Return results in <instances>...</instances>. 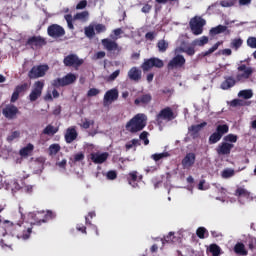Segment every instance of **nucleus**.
<instances>
[{
  "label": "nucleus",
  "mask_w": 256,
  "mask_h": 256,
  "mask_svg": "<svg viewBox=\"0 0 256 256\" xmlns=\"http://www.w3.org/2000/svg\"><path fill=\"white\" fill-rule=\"evenodd\" d=\"M246 43L250 47V49H256V37L255 36L248 37Z\"/></svg>",
  "instance_id": "obj_52"
},
{
  "label": "nucleus",
  "mask_w": 256,
  "mask_h": 256,
  "mask_svg": "<svg viewBox=\"0 0 256 256\" xmlns=\"http://www.w3.org/2000/svg\"><path fill=\"white\" fill-rule=\"evenodd\" d=\"M102 46L108 53H115V51H121V48L119 47V44L111 40L109 38H104L101 40Z\"/></svg>",
  "instance_id": "obj_14"
},
{
  "label": "nucleus",
  "mask_w": 256,
  "mask_h": 256,
  "mask_svg": "<svg viewBox=\"0 0 256 256\" xmlns=\"http://www.w3.org/2000/svg\"><path fill=\"white\" fill-rule=\"evenodd\" d=\"M237 71H239V73L236 75V79L233 76L224 77V81L220 85L223 91H227L228 89L235 87L237 83H245L247 79L251 78L254 70L252 67H247V65L242 64L238 66Z\"/></svg>",
  "instance_id": "obj_1"
},
{
  "label": "nucleus",
  "mask_w": 256,
  "mask_h": 256,
  "mask_svg": "<svg viewBox=\"0 0 256 256\" xmlns=\"http://www.w3.org/2000/svg\"><path fill=\"white\" fill-rule=\"evenodd\" d=\"M137 171H132L128 174L127 177V181L129 183V185H132V187H135L137 185V183H135L137 181Z\"/></svg>",
  "instance_id": "obj_35"
},
{
  "label": "nucleus",
  "mask_w": 256,
  "mask_h": 256,
  "mask_svg": "<svg viewBox=\"0 0 256 256\" xmlns=\"http://www.w3.org/2000/svg\"><path fill=\"white\" fill-rule=\"evenodd\" d=\"M94 31H96L97 35L105 33V31H107V26H105V24H96L94 25Z\"/></svg>",
  "instance_id": "obj_47"
},
{
  "label": "nucleus",
  "mask_w": 256,
  "mask_h": 256,
  "mask_svg": "<svg viewBox=\"0 0 256 256\" xmlns=\"http://www.w3.org/2000/svg\"><path fill=\"white\" fill-rule=\"evenodd\" d=\"M26 45H29L31 49H33V47H43L47 45V40L42 36H32L28 38Z\"/></svg>",
  "instance_id": "obj_17"
},
{
  "label": "nucleus",
  "mask_w": 256,
  "mask_h": 256,
  "mask_svg": "<svg viewBox=\"0 0 256 256\" xmlns=\"http://www.w3.org/2000/svg\"><path fill=\"white\" fill-rule=\"evenodd\" d=\"M167 157H171L169 152L155 153L151 155V159L157 163V161H161V159H167Z\"/></svg>",
  "instance_id": "obj_32"
},
{
  "label": "nucleus",
  "mask_w": 256,
  "mask_h": 256,
  "mask_svg": "<svg viewBox=\"0 0 256 256\" xmlns=\"http://www.w3.org/2000/svg\"><path fill=\"white\" fill-rule=\"evenodd\" d=\"M137 145H141V142H139V139H132L130 142L126 143V151H129L130 149H133V147H137Z\"/></svg>",
  "instance_id": "obj_45"
},
{
  "label": "nucleus",
  "mask_w": 256,
  "mask_h": 256,
  "mask_svg": "<svg viewBox=\"0 0 256 256\" xmlns=\"http://www.w3.org/2000/svg\"><path fill=\"white\" fill-rule=\"evenodd\" d=\"M99 93H101V91H99V89L91 88L87 92V97H97V95H99Z\"/></svg>",
  "instance_id": "obj_59"
},
{
  "label": "nucleus",
  "mask_w": 256,
  "mask_h": 256,
  "mask_svg": "<svg viewBox=\"0 0 256 256\" xmlns=\"http://www.w3.org/2000/svg\"><path fill=\"white\" fill-rule=\"evenodd\" d=\"M27 89H29V84L27 82L17 85L12 93L10 102L15 103L19 99V95H21V93H25Z\"/></svg>",
  "instance_id": "obj_18"
},
{
  "label": "nucleus",
  "mask_w": 256,
  "mask_h": 256,
  "mask_svg": "<svg viewBox=\"0 0 256 256\" xmlns=\"http://www.w3.org/2000/svg\"><path fill=\"white\" fill-rule=\"evenodd\" d=\"M186 62L187 60H185V56L178 54L169 61L167 69L168 71H173V69H181L182 67H185Z\"/></svg>",
  "instance_id": "obj_10"
},
{
  "label": "nucleus",
  "mask_w": 256,
  "mask_h": 256,
  "mask_svg": "<svg viewBox=\"0 0 256 256\" xmlns=\"http://www.w3.org/2000/svg\"><path fill=\"white\" fill-rule=\"evenodd\" d=\"M238 97H242V99H251V97H253V90H241L238 93Z\"/></svg>",
  "instance_id": "obj_42"
},
{
  "label": "nucleus",
  "mask_w": 256,
  "mask_h": 256,
  "mask_svg": "<svg viewBox=\"0 0 256 256\" xmlns=\"http://www.w3.org/2000/svg\"><path fill=\"white\" fill-rule=\"evenodd\" d=\"M153 101V96L150 93H142L134 100L136 107H147Z\"/></svg>",
  "instance_id": "obj_13"
},
{
  "label": "nucleus",
  "mask_w": 256,
  "mask_h": 256,
  "mask_svg": "<svg viewBox=\"0 0 256 256\" xmlns=\"http://www.w3.org/2000/svg\"><path fill=\"white\" fill-rule=\"evenodd\" d=\"M19 113V108L13 104L6 105L2 110V114L6 119H15Z\"/></svg>",
  "instance_id": "obj_15"
},
{
  "label": "nucleus",
  "mask_w": 256,
  "mask_h": 256,
  "mask_svg": "<svg viewBox=\"0 0 256 256\" xmlns=\"http://www.w3.org/2000/svg\"><path fill=\"white\" fill-rule=\"evenodd\" d=\"M119 75H121V70H115L112 74L108 76L107 81H115V79H117Z\"/></svg>",
  "instance_id": "obj_57"
},
{
  "label": "nucleus",
  "mask_w": 256,
  "mask_h": 256,
  "mask_svg": "<svg viewBox=\"0 0 256 256\" xmlns=\"http://www.w3.org/2000/svg\"><path fill=\"white\" fill-rule=\"evenodd\" d=\"M85 159V154L83 152H79L74 155V163H79Z\"/></svg>",
  "instance_id": "obj_60"
},
{
  "label": "nucleus",
  "mask_w": 256,
  "mask_h": 256,
  "mask_svg": "<svg viewBox=\"0 0 256 256\" xmlns=\"http://www.w3.org/2000/svg\"><path fill=\"white\" fill-rule=\"evenodd\" d=\"M246 243L251 251H253V249H256V238L255 237H252V236L248 237L246 239Z\"/></svg>",
  "instance_id": "obj_46"
},
{
  "label": "nucleus",
  "mask_w": 256,
  "mask_h": 256,
  "mask_svg": "<svg viewBox=\"0 0 256 256\" xmlns=\"http://www.w3.org/2000/svg\"><path fill=\"white\" fill-rule=\"evenodd\" d=\"M19 137H21V133L19 131H14L7 137V141H15V139H19Z\"/></svg>",
  "instance_id": "obj_56"
},
{
  "label": "nucleus",
  "mask_w": 256,
  "mask_h": 256,
  "mask_svg": "<svg viewBox=\"0 0 256 256\" xmlns=\"http://www.w3.org/2000/svg\"><path fill=\"white\" fill-rule=\"evenodd\" d=\"M222 137L223 136L221 134H219L218 132L212 133L209 137V144L215 145V143H219V141H221Z\"/></svg>",
  "instance_id": "obj_36"
},
{
  "label": "nucleus",
  "mask_w": 256,
  "mask_h": 256,
  "mask_svg": "<svg viewBox=\"0 0 256 256\" xmlns=\"http://www.w3.org/2000/svg\"><path fill=\"white\" fill-rule=\"evenodd\" d=\"M207 25V21L201 16H194L190 19L189 26L193 35L203 34V27Z\"/></svg>",
  "instance_id": "obj_6"
},
{
  "label": "nucleus",
  "mask_w": 256,
  "mask_h": 256,
  "mask_svg": "<svg viewBox=\"0 0 256 256\" xmlns=\"http://www.w3.org/2000/svg\"><path fill=\"white\" fill-rule=\"evenodd\" d=\"M33 149H35V146L33 144H27L24 148L20 149L21 157H29V155L33 153Z\"/></svg>",
  "instance_id": "obj_29"
},
{
  "label": "nucleus",
  "mask_w": 256,
  "mask_h": 256,
  "mask_svg": "<svg viewBox=\"0 0 256 256\" xmlns=\"http://www.w3.org/2000/svg\"><path fill=\"white\" fill-rule=\"evenodd\" d=\"M85 36L88 37V39H93L95 37V26L93 24H90L89 26L84 28Z\"/></svg>",
  "instance_id": "obj_33"
},
{
  "label": "nucleus",
  "mask_w": 256,
  "mask_h": 256,
  "mask_svg": "<svg viewBox=\"0 0 256 256\" xmlns=\"http://www.w3.org/2000/svg\"><path fill=\"white\" fill-rule=\"evenodd\" d=\"M234 253L240 256H247L249 252L245 248V244H243V242H237L234 246Z\"/></svg>",
  "instance_id": "obj_26"
},
{
  "label": "nucleus",
  "mask_w": 256,
  "mask_h": 256,
  "mask_svg": "<svg viewBox=\"0 0 256 256\" xmlns=\"http://www.w3.org/2000/svg\"><path fill=\"white\" fill-rule=\"evenodd\" d=\"M63 63L65 67H81L84 61L76 54H70L64 58Z\"/></svg>",
  "instance_id": "obj_12"
},
{
  "label": "nucleus",
  "mask_w": 256,
  "mask_h": 256,
  "mask_svg": "<svg viewBox=\"0 0 256 256\" xmlns=\"http://www.w3.org/2000/svg\"><path fill=\"white\" fill-rule=\"evenodd\" d=\"M183 53H186L189 57H193L195 55V46H188L183 49Z\"/></svg>",
  "instance_id": "obj_55"
},
{
  "label": "nucleus",
  "mask_w": 256,
  "mask_h": 256,
  "mask_svg": "<svg viewBox=\"0 0 256 256\" xmlns=\"http://www.w3.org/2000/svg\"><path fill=\"white\" fill-rule=\"evenodd\" d=\"M247 105V102L241 99H234L230 102V107H245Z\"/></svg>",
  "instance_id": "obj_43"
},
{
  "label": "nucleus",
  "mask_w": 256,
  "mask_h": 256,
  "mask_svg": "<svg viewBox=\"0 0 256 256\" xmlns=\"http://www.w3.org/2000/svg\"><path fill=\"white\" fill-rule=\"evenodd\" d=\"M175 243V233L170 232L167 236L162 239V243Z\"/></svg>",
  "instance_id": "obj_50"
},
{
  "label": "nucleus",
  "mask_w": 256,
  "mask_h": 256,
  "mask_svg": "<svg viewBox=\"0 0 256 256\" xmlns=\"http://www.w3.org/2000/svg\"><path fill=\"white\" fill-rule=\"evenodd\" d=\"M93 123H95V122L89 121V119L85 118L84 121H82L81 127H83V129H89V127H91V125H93Z\"/></svg>",
  "instance_id": "obj_61"
},
{
  "label": "nucleus",
  "mask_w": 256,
  "mask_h": 256,
  "mask_svg": "<svg viewBox=\"0 0 256 256\" xmlns=\"http://www.w3.org/2000/svg\"><path fill=\"white\" fill-rule=\"evenodd\" d=\"M221 7H233L235 5V0H222L220 1Z\"/></svg>",
  "instance_id": "obj_58"
},
{
  "label": "nucleus",
  "mask_w": 256,
  "mask_h": 256,
  "mask_svg": "<svg viewBox=\"0 0 256 256\" xmlns=\"http://www.w3.org/2000/svg\"><path fill=\"white\" fill-rule=\"evenodd\" d=\"M119 99V90L116 88L108 90L104 94L103 103L104 105H107V103H113V101H117Z\"/></svg>",
  "instance_id": "obj_19"
},
{
  "label": "nucleus",
  "mask_w": 256,
  "mask_h": 256,
  "mask_svg": "<svg viewBox=\"0 0 256 256\" xmlns=\"http://www.w3.org/2000/svg\"><path fill=\"white\" fill-rule=\"evenodd\" d=\"M77 81V76L73 73H68L63 78H56L52 81V87H56V89H59V87H67V85H72V83H75Z\"/></svg>",
  "instance_id": "obj_7"
},
{
  "label": "nucleus",
  "mask_w": 256,
  "mask_h": 256,
  "mask_svg": "<svg viewBox=\"0 0 256 256\" xmlns=\"http://www.w3.org/2000/svg\"><path fill=\"white\" fill-rule=\"evenodd\" d=\"M157 47H158V51H160V53H165V51H167V49H169V43L165 40H159L157 43Z\"/></svg>",
  "instance_id": "obj_39"
},
{
  "label": "nucleus",
  "mask_w": 256,
  "mask_h": 256,
  "mask_svg": "<svg viewBox=\"0 0 256 256\" xmlns=\"http://www.w3.org/2000/svg\"><path fill=\"white\" fill-rule=\"evenodd\" d=\"M235 175V170L233 169H225L222 172L223 179H229Z\"/></svg>",
  "instance_id": "obj_49"
},
{
  "label": "nucleus",
  "mask_w": 256,
  "mask_h": 256,
  "mask_svg": "<svg viewBox=\"0 0 256 256\" xmlns=\"http://www.w3.org/2000/svg\"><path fill=\"white\" fill-rule=\"evenodd\" d=\"M173 119H177V114L173 112L171 107H165L156 115V122L159 126L163 125V121L169 123V121H173Z\"/></svg>",
  "instance_id": "obj_4"
},
{
  "label": "nucleus",
  "mask_w": 256,
  "mask_h": 256,
  "mask_svg": "<svg viewBox=\"0 0 256 256\" xmlns=\"http://www.w3.org/2000/svg\"><path fill=\"white\" fill-rule=\"evenodd\" d=\"M57 217L56 214H53L51 211H47L46 214H35L34 215V220L35 223L34 225H41L42 223H47V221L51 219H55Z\"/></svg>",
  "instance_id": "obj_16"
},
{
  "label": "nucleus",
  "mask_w": 256,
  "mask_h": 256,
  "mask_svg": "<svg viewBox=\"0 0 256 256\" xmlns=\"http://www.w3.org/2000/svg\"><path fill=\"white\" fill-rule=\"evenodd\" d=\"M78 136H79V134L77 133V129H75V127H69L66 130L64 139H65L66 143L71 144V143H73V141H75L77 139Z\"/></svg>",
  "instance_id": "obj_25"
},
{
  "label": "nucleus",
  "mask_w": 256,
  "mask_h": 256,
  "mask_svg": "<svg viewBox=\"0 0 256 256\" xmlns=\"http://www.w3.org/2000/svg\"><path fill=\"white\" fill-rule=\"evenodd\" d=\"M196 159H197V156L195 155V153L193 152L187 153L186 156L182 159L183 169H191V167L195 165Z\"/></svg>",
  "instance_id": "obj_20"
},
{
  "label": "nucleus",
  "mask_w": 256,
  "mask_h": 256,
  "mask_svg": "<svg viewBox=\"0 0 256 256\" xmlns=\"http://www.w3.org/2000/svg\"><path fill=\"white\" fill-rule=\"evenodd\" d=\"M127 75L130 81H134V83H139V81H141L143 77V72L141 71V69L134 66L128 71Z\"/></svg>",
  "instance_id": "obj_21"
},
{
  "label": "nucleus",
  "mask_w": 256,
  "mask_h": 256,
  "mask_svg": "<svg viewBox=\"0 0 256 256\" xmlns=\"http://www.w3.org/2000/svg\"><path fill=\"white\" fill-rule=\"evenodd\" d=\"M147 127V115L143 113H138L132 117L125 125L126 131L128 133H139Z\"/></svg>",
  "instance_id": "obj_3"
},
{
  "label": "nucleus",
  "mask_w": 256,
  "mask_h": 256,
  "mask_svg": "<svg viewBox=\"0 0 256 256\" xmlns=\"http://www.w3.org/2000/svg\"><path fill=\"white\" fill-rule=\"evenodd\" d=\"M47 71H49V66L46 64L33 66L28 72V77L29 79H39L45 77Z\"/></svg>",
  "instance_id": "obj_8"
},
{
  "label": "nucleus",
  "mask_w": 256,
  "mask_h": 256,
  "mask_svg": "<svg viewBox=\"0 0 256 256\" xmlns=\"http://www.w3.org/2000/svg\"><path fill=\"white\" fill-rule=\"evenodd\" d=\"M87 7V0H82L76 5L77 10L85 9Z\"/></svg>",
  "instance_id": "obj_62"
},
{
  "label": "nucleus",
  "mask_w": 256,
  "mask_h": 256,
  "mask_svg": "<svg viewBox=\"0 0 256 256\" xmlns=\"http://www.w3.org/2000/svg\"><path fill=\"white\" fill-rule=\"evenodd\" d=\"M219 45H221V42L215 43L208 51L202 52V57H209V55L215 53L219 49Z\"/></svg>",
  "instance_id": "obj_40"
},
{
  "label": "nucleus",
  "mask_w": 256,
  "mask_h": 256,
  "mask_svg": "<svg viewBox=\"0 0 256 256\" xmlns=\"http://www.w3.org/2000/svg\"><path fill=\"white\" fill-rule=\"evenodd\" d=\"M151 9H153V6H151V5H149V4H145L143 7H142V9H141V11H142V13H151Z\"/></svg>",
  "instance_id": "obj_63"
},
{
  "label": "nucleus",
  "mask_w": 256,
  "mask_h": 256,
  "mask_svg": "<svg viewBox=\"0 0 256 256\" xmlns=\"http://www.w3.org/2000/svg\"><path fill=\"white\" fill-rule=\"evenodd\" d=\"M74 19L76 21H87V19H89V12L83 11V12L76 13L74 16Z\"/></svg>",
  "instance_id": "obj_38"
},
{
  "label": "nucleus",
  "mask_w": 256,
  "mask_h": 256,
  "mask_svg": "<svg viewBox=\"0 0 256 256\" xmlns=\"http://www.w3.org/2000/svg\"><path fill=\"white\" fill-rule=\"evenodd\" d=\"M209 253H211L213 256H219L221 255V247L217 244H210L208 248Z\"/></svg>",
  "instance_id": "obj_34"
},
{
  "label": "nucleus",
  "mask_w": 256,
  "mask_h": 256,
  "mask_svg": "<svg viewBox=\"0 0 256 256\" xmlns=\"http://www.w3.org/2000/svg\"><path fill=\"white\" fill-rule=\"evenodd\" d=\"M234 195L235 197H238L239 201H241L242 199H246V201L253 200V197L251 196V192H249V190H247L245 187H238L235 190Z\"/></svg>",
  "instance_id": "obj_23"
},
{
  "label": "nucleus",
  "mask_w": 256,
  "mask_h": 256,
  "mask_svg": "<svg viewBox=\"0 0 256 256\" xmlns=\"http://www.w3.org/2000/svg\"><path fill=\"white\" fill-rule=\"evenodd\" d=\"M205 233H207V229L205 227H199L196 230V235L199 239H205Z\"/></svg>",
  "instance_id": "obj_53"
},
{
  "label": "nucleus",
  "mask_w": 256,
  "mask_h": 256,
  "mask_svg": "<svg viewBox=\"0 0 256 256\" xmlns=\"http://www.w3.org/2000/svg\"><path fill=\"white\" fill-rule=\"evenodd\" d=\"M153 67H155L156 69H163V67H165V63L163 62V60L157 57H152L149 59H144V62L140 66L143 73H147V71H151Z\"/></svg>",
  "instance_id": "obj_5"
},
{
  "label": "nucleus",
  "mask_w": 256,
  "mask_h": 256,
  "mask_svg": "<svg viewBox=\"0 0 256 256\" xmlns=\"http://www.w3.org/2000/svg\"><path fill=\"white\" fill-rule=\"evenodd\" d=\"M233 147H235V145L229 142H222L216 148V153L218 155H231V149H233Z\"/></svg>",
  "instance_id": "obj_22"
},
{
  "label": "nucleus",
  "mask_w": 256,
  "mask_h": 256,
  "mask_svg": "<svg viewBox=\"0 0 256 256\" xmlns=\"http://www.w3.org/2000/svg\"><path fill=\"white\" fill-rule=\"evenodd\" d=\"M3 225L6 231H9L10 233H12L14 237H17V239H24V240L29 239L33 231V228L31 227L27 228L23 225V220H19L18 222L5 220L3 222Z\"/></svg>",
  "instance_id": "obj_2"
},
{
  "label": "nucleus",
  "mask_w": 256,
  "mask_h": 256,
  "mask_svg": "<svg viewBox=\"0 0 256 256\" xmlns=\"http://www.w3.org/2000/svg\"><path fill=\"white\" fill-rule=\"evenodd\" d=\"M227 31V26L218 25L210 29V35L213 37L215 35H220V33H225Z\"/></svg>",
  "instance_id": "obj_30"
},
{
  "label": "nucleus",
  "mask_w": 256,
  "mask_h": 256,
  "mask_svg": "<svg viewBox=\"0 0 256 256\" xmlns=\"http://www.w3.org/2000/svg\"><path fill=\"white\" fill-rule=\"evenodd\" d=\"M47 35L52 39H61V37H65V28L59 24H51L47 28Z\"/></svg>",
  "instance_id": "obj_9"
},
{
  "label": "nucleus",
  "mask_w": 256,
  "mask_h": 256,
  "mask_svg": "<svg viewBox=\"0 0 256 256\" xmlns=\"http://www.w3.org/2000/svg\"><path fill=\"white\" fill-rule=\"evenodd\" d=\"M216 133H218L220 136L223 137L225 133H229V125L224 124V125H218L216 128Z\"/></svg>",
  "instance_id": "obj_41"
},
{
  "label": "nucleus",
  "mask_w": 256,
  "mask_h": 256,
  "mask_svg": "<svg viewBox=\"0 0 256 256\" xmlns=\"http://www.w3.org/2000/svg\"><path fill=\"white\" fill-rule=\"evenodd\" d=\"M209 43V37L202 36L193 41V45H197L198 47H203V45H207Z\"/></svg>",
  "instance_id": "obj_37"
},
{
  "label": "nucleus",
  "mask_w": 256,
  "mask_h": 256,
  "mask_svg": "<svg viewBox=\"0 0 256 256\" xmlns=\"http://www.w3.org/2000/svg\"><path fill=\"white\" fill-rule=\"evenodd\" d=\"M145 39L148 41H153L155 39V32H147L145 34Z\"/></svg>",
  "instance_id": "obj_64"
},
{
  "label": "nucleus",
  "mask_w": 256,
  "mask_h": 256,
  "mask_svg": "<svg viewBox=\"0 0 256 256\" xmlns=\"http://www.w3.org/2000/svg\"><path fill=\"white\" fill-rule=\"evenodd\" d=\"M203 127H207V122H202L198 125H192L189 131H191L193 137H197L199 135V131H201Z\"/></svg>",
  "instance_id": "obj_28"
},
{
  "label": "nucleus",
  "mask_w": 256,
  "mask_h": 256,
  "mask_svg": "<svg viewBox=\"0 0 256 256\" xmlns=\"http://www.w3.org/2000/svg\"><path fill=\"white\" fill-rule=\"evenodd\" d=\"M237 135L235 134H228L224 137L225 143H237Z\"/></svg>",
  "instance_id": "obj_48"
},
{
  "label": "nucleus",
  "mask_w": 256,
  "mask_h": 256,
  "mask_svg": "<svg viewBox=\"0 0 256 256\" xmlns=\"http://www.w3.org/2000/svg\"><path fill=\"white\" fill-rule=\"evenodd\" d=\"M64 17L68 28H70L71 30L75 29V26L73 25V16L71 14H67Z\"/></svg>",
  "instance_id": "obj_51"
},
{
  "label": "nucleus",
  "mask_w": 256,
  "mask_h": 256,
  "mask_svg": "<svg viewBox=\"0 0 256 256\" xmlns=\"http://www.w3.org/2000/svg\"><path fill=\"white\" fill-rule=\"evenodd\" d=\"M90 159L96 165H101L102 163H105L107 159H109V153L108 152H103L101 154L92 153Z\"/></svg>",
  "instance_id": "obj_24"
},
{
  "label": "nucleus",
  "mask_w": 256,
  "mask_h": 256,
  "mask_svg": "<svg viewBox=\"0 0 256 256\" xmlns=\"http://www.w3.org/2000/svg\"><path fill=\"white\" fill-rule=\"evenodd\" d=\"M242 46H243V39L234 38L231 40V43H230L231 49H234L235 51H239V49H241Z\"/></svg>",
  "instance_id": "obj_31"
},
{
  "label": "nucleus",
  "mask_w": 256,
  "mask_h": 256,
  "mask_svg": "<svg viewBox=\"0 0 256 256\" xmlns=\"http://www.w3.org/2000/svg\"><path fill=\"white\" fill-rule=\"evenodd\" d=\"M61 151V146L59 144H52L49 146L50 155H57Z\"/></svg>",
  "instance_id": "obj_44"
},
{
  "label": "nucleus",
  "mask_w": 256,
  "mask_h": 256,
  "mask_svg": "<svg viewBox=\"0 0 256 256\" xmlns=\"http://www.w3.org/2000/svg\"><path fill=\"white\" fill-rule=\"evenodd\" d=\"M56 133H59V128L51 124L47 125L43 130V135H48L49 137H53Z\"/></svg>",
  "instance_id": "obj_27"
},
{
  "label": "nucleus",
  "mask_w": 256,
  "mask_h": 256,
  "mask_svg": "<svg viewBox=\"0 0 256 256\" xmlns=\"http://www.w3.org/2000/svg\"><path fill=\"white\" fill-rule=\"evenodd\" d=\"M106 178L108 181H115L117 179V171L115 170H110L106 173Z\"/></svg>",
  "instance_id": "obj_54"
},
{
  "label": "nucleus",
  "mask_w": 256,
  "mask_h": 256,
  "mask_svg": "<svg viewBox=\"0 0 256 256\" xmlns=\"http://www.w3.org/2000/svg\"><path fill=\"white\" fill-rule=\"evenodd\" d=\"M45 87V82L43 81H36L34 83V88L32 89L31 93L29 94V100L33 103L41 97L43 93V88Z\"/></svg>",
  "instance_id": "obj_11"
}]
</instances>
